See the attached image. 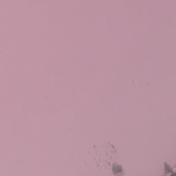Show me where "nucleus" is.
Segmentation results:
<instances>
[{"label": "nucleus", "instance_id": "obj_1", "mask_svg": "<svg viewBox=\"0 0 176 176\" xmlns=\"http://www.w3.org/2000/svg\"><path fill=\"white\" fill-rule=\"evenodd\" d=\"M122 171H123V168H122V166L118 164H114L113 165V174H118V175H120V174H122Z\"/></svg>", "mask_w": 176, "mask_h": 176}]
</instances>
